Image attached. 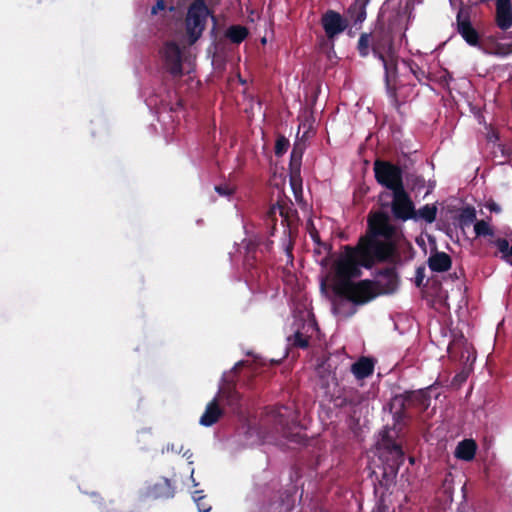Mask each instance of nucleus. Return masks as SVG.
<instances>
[{"instance_id": "9", "label": "nucleus", "mask_w": 512, "mask_h": 512, "mask_svg": "<svg viewBox=\"0 0 512 512\" xmlns=\"http://www.w3.org/2000/svg\"><path fill=\"white\" fill-rule=\"evenodd\" d=\"M477 451V444L472 439H464L460 441L454 451V456L463 461H471L474 459Z\"/></svg>"}, {"instance_id": "11", "label": "nucleus", "mask_w": 512, "mask_h": 512, "mask_svg": "<svg viewBox=\"0 0 512 512\" xmlns=\"http://www.w3.org/2000/svg\"><path fill=\"white\" fill-rule=\"evenodd\" d=\"M428 266L432 271L445 272L451 267V258L445 252H435L428 258Z\"/></svg>"}, {"instance_id": "26", "label": "nucleus", "mask_w": 512, "mask_h": 512, "mask_svg": "<svg viewBox=\"0 0 512 512\" xmlns=\"http://www.w3.org/2000/svg\"><path fill=\"white\" fill-rule=\"evenodd\" d=\"M216 192L221 196H229L233 193L234 189L233 187L229 185L224 186H216L215 187Z\"/></svg>"}, {"instance_id": "8", "label": "nucleus", "mask_w": 512, "mask_h": 512, "mask_svg": "<svg viewBox=\"0 0 512 512\" xmlns=\"http://www.w3.org/2000/svg\"><path fill=\"white\" fill-rule=\"evenodd\" d=\"M457 30L469 45L477 46L479 44L478 32L472 27L468 19L462 18L461 13L457 15Z\"/></svg>"}, {"instance_id": "15", "label": "nucleus", "mask_w": 512, "mask_h": 512, "mask_svg": "<svg viewBox=\"0 0 512 512\" xmlns=\"http://www.w3.org/2000/svg\"><path fill=\"white\" fill-rule=\"evenodd\" d=\"M148 495L153 498H169L173 496V491L170 482L165 479L162 482L154 485L148 491Z\"/></svg>"}, {"instance_id": "29", "label": "nucleus", "mask_w": 512, "mask_h": 512, "mask_svg": "<svg viewBox=\"0 0 512 512\" xmlns=\"http://www.w3.org/2000/svg\"><path fill=\"white\" fill-rule=\"evenodd\" d=\"M276 209L280 210V214L283 215V211L281 210L280 207H278V208L273 207L272 212L274 213Z\"/></svg>"}, {"instance_id": "18", "label": "nucleus", "mask_w": 512, "mask_h": 512, "mask_svg": "<svg viewBox=\"0 0 512 512\" xmlns=\"http://www.w3.org/2000/svg\"><path fill=\"white\" fill-rule=\"evenodd\" d=\"M383 448L389 451V453L391 454L392 458L395 461L400 460L403 456V452L397 444L389 443L386 442L385 440H382V442H378L377 449L380 451Z\"/></svg>"}, {"instance_id": "12", "label": "nucleus", "mask_w": 512, "mask_h": 512, "mask_svg": "<svg viewBox=\"0 0 512 512\" xmlns=\"http://www.w3.org/2000/svg\"><path fill=\"white\" fill-rule=\"evenodd\" d=\"M501 255V259L512 265V232L505 238H497L493 241Z\"/></svg>"}, {"instance_id": "2", "label": "nucleus", "mask_w": 512, "mask_h": 512, "mask_svg": "<svg viewBox=\"0 0 512 512\" xmlns=\"http://www.w3.org/2000/svg\"><path fill=\"white\" fill-rule=\"evenodd\" d=\"M210 12L203 0H196L188 9L185 20V36L183 43L194 44L202 35Z\"/></svg>"}, {"instance_id": "1", "label": "nucleus", "mask_w": 512, "mask_h": 512, "mask_svg": "<svg viewBox=\"0 0 512 512\" xmlns=\"http://www.w3.org/2000/svg\"><path fill=\"white\" fill-rule=\"evenodd\" d=\"M371 234L362 237L356 247L345 246L332 259L331 274L335 291L345 299L363 304L377 293H393L398 279L392 272L381 274L374 285L370 281L353 283L360 275L361 267L369 268L374 262L391 256L398 230L390 223L389 216L375 212L369 217Z\"/></svg>"}, {"instance_id": "30", "label": "nucleus", "mask_w": 512, "mask_h": 512, "mask_svg": "<svg viewBox=\"0 0 512 512\" xmlns=\"http://www.w3.org/2000/svg\"><path fill=\"white\" fill-rule=\"evenodd\" d=\"M321 265H322L323 267H325V266L327 265V261H326V260H322V261H321Z\"/></svg>"}, {"instance_id": "17", "label": "nucleus", "mask_w": 512, "mask_h": 512, "mask_svg": "<svg viewBox=\"0 0 512 512\" xmlns=\"http://www.w3.org/2000/svg\"><path fill=\"white\" fill-rule=\"evenodd\" d=\"M437 208L434 205H425L415 212V218H420L428 223H432L436 219Z\"/></svg>"}, {"instance_id": "23", "label": "nucleus", "mask_w": 512, "mask_h": 512, "mask_svg": "<svg viewBox=\"0 0 512 512\" xmlns=\"http://www.w3.org/2000/svg\"><path fill=\"white\" fill-rule=\"evenodd\" d=\"M370 39L369 35L362 34L358 41V50L361 56H367L369 53Z\"/></svg>"}, {"instance_id": "31", "label": "nucleus", "mask_w": 512, "mask_h": 512, "mask_svg": "<svg viewBox=\"0 0 512 512\" xmlns=\"http://www.w3.org/2000/svg\"><path fill=\"white\" fill-rule=\"evenodd\" d=\"M296 157V150L294 149L292 152V158Z\"/></svg>"}, {"instance_id": "13", "label": "nucleus", "mask_w": 512, "mask_h": 512, "mask_svg": "<svg viewBox=\"0 0 512 512\" xmlns=\"http://www.w3.org/2000/svg\"><path fill=\"white\" fill-rule=\"evenodd\" d=\"M221 414L222 411L219 408L216 400H213L207 405L205 412L201 416L200 424L206 427L212 426L217 422Z\"/></svg>"}, {"instance_id": "16", "label": "nucleus", "mask_w": 512, "mask_h": 512, "mask_svg": "<svg viewBox=\"0 0 512 512\" xmlns=\"http://www.w3.org/2000/svg\"><path fill=\"white\" fill-rule=\"evenodd\" d=\"M273 417L278 425L286 427L289 421L294 420V412L288 407L281 406L273 410Z\"/></svg>"}, {"instance_id": "3", "label": "nucleus", "mask_w": 512, "mask_h": 512, "mask_svg": "<svg viewBox=\"0 0 512 512\" xmlns=\"http://www.w3.org/2000/svg\"><path fill=\"white\" fill-rule=\"evenodd\" d=\"M373 52L383 63L387 87L389 89L395 88L397 57L393 51L390 39L385 38L383 39V43L375 44Z\"/></svg>"}, {"instance_id": "32", "label": "nucleus", "mask_w": 512, "mask_h": 512, "mask_svg": "<svg viewBox=\"0 0 512 512\" xmlns=\"http://www.w3.org/2000/svg\"><path fill=\"white\" fill-rule=\"evenodd\" d=\"M364 18H365V13L363 12L362 15H361V19L360 20H362Z\"/></svg>"}, {"instance_id": "33", "label": "nucleus", "mask_w": 512, "mask_h": 512, "mask_svg": "<svg viewBox=\"0 0 512 512\" xmlns=\"http://www.w3.org/2000/svg\"><path fill=\"white\" fill-rule=\"evenodd\" d=\"M240 365H241V363L239 362V363H237V364L235 365V367H234V368L236 369V368H238Z\"/></svg>"}, {"instance_id": "27", "label": "nucleus", "mask_w": 512, "mask_h": 512, "mask_svg": "<svg viewBox=\"0 0 512 512\" xmlns=\"http://www.w3.org/2000/svg\"><path fill=\"white\" fill-rule=\"evenodd\" d=\"M485 207L490 212H495V213H500L501 212V207L496 202H494L493 200H488L486 202V204H485Z\"/></svg>"}, {"instance_id": "4", "label": "nucleus", "mask_w": 512, "mask_h": 512, "mask_svg": "<svg viewBox=\"0 0 512 512\" xmlns=\"http://www.w3.org/2000/svg\"><path fill=\"white\" fill-rule=\"evenodd\" d=\"M374 172L377 181L392 192L403 188L402 172L397 166L387 162L376 161Z\"/></svg>"}, {"instance_id": "10", "label": "nucleus", "mask_w": 512, "mask_h": 512, "mask_svg": "<svg viewBox=\"0 0 512 512\" xmlns=\"http://www.w3.org/2000/svg\"><path fill=\"white\" fill-rule=\"evenodd\" d=\"M308 320L303 324L302 330H297L293 338H289L294 346L305 348L308 346V333H312L316 329V324L313 319L307 314Z\"/></svg>"}, {"instance_id": "6", "label": "nucleus", "mask_w": 512, "mask_h": 512, "mask_svg": "<svg viewBox=\"0 0 512 512\" xmlns=\"http://www.w3.org/2000/svg\"><path fill=\"white\" fill-rule=\"evenodd\" d=\"M392 211L395 217L402 220L415 218L413 202L405 192L404 187L393 192Z\"/></svg>"}, {"instance_id": "25", "label": "nucleus", "mask_w": 512, "mask_h": 512, "mask_svg": "<svg viewBox=\"0 0 512 512\" xmlns=\"http://www.w3.org/2000/svg\"><path fill=\"white\" fill-rule=\"evenodd\" d=\"M462 221L467 224L471 223L476 219V212L474 208H466L461 214Z\"/></svg>"}, {"instance_id": "7", "label": "nucleus", "mask_w": 512, "mask_h": 512, "mask_svg": "<svg viewBox=\"0 0 512 512\" xmlns=\"http://www.w3.org/2000/svg\"><path fill=\"white\" fill-rule=\"evenodd\" d=\"M323 29L329 39L342 33L347 27L345 19L333 10L327 11L321 19Z\"/></svg>"}, {"instance_id": "24", "label": "nucleus", "mask_w": 512, "mask_h": 512, "mask_svg": "<svg viewBox=\"0 0 512 512\" xmlns=\"http://www.w3.org/2000/svg\"><path fill=\"white\" fill-rule=\"evenodd\" d=\"M289 147V141L285 137H279L275 144V154L277 156L283 155Z\"/></svg>"}, {"instance_id": "14", "label": "nucleus", "mask_w": 512, "mask_h": 512, "mask_svg": "<svg viewBox=\"0 0 512 512\" xmlns=\"http://www.w3.org/2000/svg\"><path fill=\"white\" fill-rule=\"evenodd\" d=\"M374 369L373 362L368 358H361L355 362L351 371L357 379H364L372 374Z\"/></svg>"}, {"instance_id": "22", "label": "nucleus", "mask_w": 512, "mask_h": 512, "mask_svg": "<svg viewBox=\"0 0 512 512\" xmlns=\"http://www.w3.org/2000/svg\"><path fill=\"white\" fill-rule=\"evenodd\" d=\"M204 496L202 495V491H195L193 493V500L195 501L199 512H209L211 510V506L203 502Z\"/></svg>"}, {"instance_id": "28", "label": "nucleus", "mask_w": 512, "mask_h": 512, "mask_svg": "<svg viewBox=\"0 0 512 512\" xmlns=\"http://www.w3.org/2000/svg\"><path fill=\"white\" fill-rule=\"evenodd\" d=\"M165 9L164 2L162 0L157 1L156 5H154L151 9V13L156 15L158 11H162Z\"/></svg>"}, {"instance_id": "20", "label": "nucleus", "mask_w": 512, "mask_h": 512, "mask_svg": "<svg viewBox=\"0 0 512 512\" xmlns=\"http://www.w3.org/2000/svg\"><path fill=\"white\" fill-rule=\"evenodd\" d=\"M474 231L478 237L493 236L494 234L492 226L485 220L476 221L474 224Z\"/></svg>"}, {"instance_id": "21", "label": "nucleus", "mask_w": 512, "mask_h": 512, "mask_svg": "<svg viewBox=\"0 0 512 512\" xmlns=\"http://www.w3.org/2000/svg\"><path fill=\"white\" fill-rule=\"evenodd\" d=\"M409 401L419 403V405L423 408L428 407V398L426 396V393L422 390H419L417 392H412L409 395Z\"/></svg>"}, {"instance_id": "5", "label": "nucleus", "mask_w": 512, "mask_h": 512, "mask_svg": "<svg viewBox=\"0 0 512 512\" xmlns=\"http://www.w3.org/2000/svg\"><path fill=\"white\" fill-rule=\"evenodd\" d=\"M163 57L165 66L173 76H180L184 73V65L182 53L178 45L174 42H168L163 49Z\"/></svg>"}, {"instance_id": "19", "label": "nucleus", "mask_w": 512, "mask_h": 512, "mask_svg": "<svg viewBox=\"0 0 512 512\" xmlns=\"http://www.w3.org/2000/svg\"><path fill=\"white\" fill-rule=\"evenodd\" d=\"M227 36L231 41L240 43L246 38L247 30L241 26H232L229 28Z\"/></svg>"}]
</instances>
